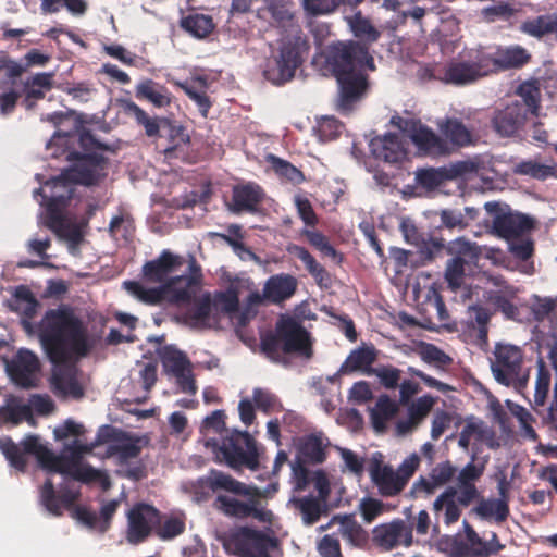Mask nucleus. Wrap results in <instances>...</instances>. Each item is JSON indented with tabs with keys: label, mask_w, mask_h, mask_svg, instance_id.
Here are the masks:
<instances>
[{
	"label": "nucleus",
	"mask_w": 557,
	"mask_h": 557,
	"mask_svg": "<svg viewBox=\"0 0 557 557\" xmlns=\"http://www.w3.org/2000/svg\"><path fill=\"white\" fill-rule=\"evenodd\" d=\"M456 488L449 487L442 493L433 504L435 511L444 510V522L446 524L455 523L459 520L461 511L459 504L455 499Z\"/></svg>",
	"instance_id": "obj_37"
},
{
	"label": "nucleus",
	"mask_w": 557,
	"mask_h": 557,
	"mask_svg": "<svg viewBox=\"0 0 557 557\" xmlns=\"http://www.w3.org/2000/svg\"><path fill=\"white\" fill-rule=\"evenodd\" d=\"M457 473V467L446 460L434 466L428 478L421 476L413 484V490L428 495L433 494L436 488L447 484Z\"/></svg>",
	"instance_id": "obj_28"
},
{
	"label": "nucleus",
	"mask_w": 557,
	"mask_h": 557,
	"mask_svg": "<svg viewBox=\"0 0 557 557\" xmlns=\"http://www.w3.org/2000/svg\"><path fill=\"white\" fill-rule=\"evenodd\" d=\"M391 124L407 134L420 149L430 153L437 152L441 149L440 138L420 122L396 115L392 117Z\"/></svg>",
	"instance_id": "obj_19"
},
{
	"label": "nucleus",
	"mask_w": 557,
	"mask_h": 557,
	"mask_svg": "<svg viewBox=\"0 0 557 557\" xmlns=\"http://www.w3.org/2000/svg\"><path fill=\"white\" fill-rule=\"evenodd\" d=\"M443 134L455 145L465 146L471 143L470 131L457 119H447L438 123Z\"/></svg>",
	"instance_id": "obj_41"
},
{
	"label": "nucleus",
	"mask_w": 557,
	"mask_h": 557,
	"mask_svg": "<svg viewBox=\"0 0 557 557\" xmlns=\"http://www.w3.org/2000/svg\"><path fill=\"white\" fill-rule=\"evenodd\" d=\"M183 27L198 38H203L213 29L211 17L196 14L186 17L183 21Z\"/></svg>",
	"instance_id": "obj_52"
},
{
	"label": "nucleus",
	"mask_w": 557,
	"mask_h": 557,
	"mask_svg": "<svg viewBox=\"0 0 557 557\" xmlns=\"http://www.w3.org/2000/svg\"><path fill=\"white\" fill-rule=\"evenodd\" d=\"M37 459V466L48 473H59L63 475V481L81 483H97L102 491L111 488L110 476L100 470L94 469L84 462L85 455H34Z\"/></svg>",
	"instance_id": "obj_8"
},
{
	"label": "nucleus",
	"mask_w": 557,
	"mask_h": 557,
	"mask_svg": "<svg viewBox=\"0 0 557 557\" xmlns=\"http://www.w3.org/2000/svg\"><path fill=\"white\" fill-rule=\"evenodd\" d=\"M268 162L272 165V169L275 171L277 175L286 178L293 184H300L305 177L300 170L290 164L289 162L280 159L273 154H269L267 157Z\"/></svg>",
	"instance_id": "obj_46"
},
{
	"label": "nucleus",
	"mask_w": 557,
	"mask_h": 557,
	"mask_svg": "<svg viewBox=\"0 0 557 557\" xmlns=\"http://www.w3.org/2000/svg\"><path fill=\"white\" fill-rule=\"evenodd\" d=\"M200 487H209L212 492L224 490L240 496H260L257 487L247 486L228 474L218 470H212L206 478L199 479Z\"/></svg>",
	"instance_id": "obj_26"
},
{
	"label": "nucleus",
	"mask_w": 557,
	"mask_h": 557,
	"mask_svg": "<svg viewBox=\"0 0 557 557\" xmlns=\"http://www.w3.org/2000/svg\"><path fill=\"white\" fill-rule=\"evenodd\" d=\"M517 94L524 101L523 106L528 107V110L532 114H537L541 91L536 84L532 82H524L518 87Z\"/></svg>",
	"instance_id": "obj_59"
},
{
	"label": "nucleus",
	"mask_w": 557,
	"mask_h": 557,
	"mask_svg": "<svg viewBox=\"0 0 557 557\" xmlns=\"http://www.w3.org/2000/svg\"><path fill=\"white\" fill-rule=\"evenodd\" d=\"M342 0H302L305 11L313 16L333 13Z\"/></svg>",
	"instance_id": "obj_62"
},
{
	"label": "nucleus",
	"mask_w": 557,
	"mask_h": 557,
	"mask_svg": "<svg viewBox=\"0 0 557 557\" xmlns=\"http://www.w3.org/2000/svg\"><path fill=\"white\" fill-rule=\"evenodd\" d=\"M111 457L112 455H104ZM117 462L123 468L126 476L133 480H140L147 476L146 465L139 459V455H116Z\"/></svg>",
	"instance_id": "obj_45"
},
{
	"label": "nucleus",
	"mask_w": 557,
	"mask_h": 557,
	"mask_svg": "<svg viewBox=\"0 0 557 557\" xmlns=\"http://www.w3.org/2000/svg\"><path fill=\"white\" fill-rule=\"evenodd\" d=\"M531 310L537 321L553 320L557 314V297L534 296Z\"/></svg>",
	"instance_id": "obj_47"
},
{
	"label": "nucleus",
	"mask_w": 557,
	"mask_h": 557,
	"mask_svg": "<svg viewBox=\"0 0 557 557\" xmlns=\"http://www.w3.org/2000/svg\"><path fill=\"white\" fill-rule=\"evenodd\" d=\"M159 357L165 373L175 379L180 391L194 395L197 387L191 373V364L186 356L172 346H164L159 349Z\"/></svg>",
	"instance_id": "obj_15"
},
{
	"label": "nucleus",
	"mask_w": 557,
	"mask_h": 557,
	"mask_svg": "<svg viewBox=\"0 0 557 557\" xmlns=\"http://www.w3.org/2000/svg\"><path fill=\"white\" fill-rule=\"evenodd\" d=\"M325 457L326 455H296V460L292 463V472L296 490H305L310 482V472L305 465L306 459L310 458L315 463H322L325 460Z\"/></svg>",
	"instance_id": "obj_38"
},
{
	"label": "nucleus",
	"mask_w": 557,
	"mask_h": 557,
	"mask_svg": "<svg viewBox=\"0 0 557 557\" xmlns=\"http://www.w3.org/2000/svg\"><path fill=\"white\" fill-rule=\"evenodd\" d=\"M52 77L51 73H39L24 83L26 109H33L35 101L42 99L46 92L52 88Z\"/></svg>",
	"instance_id": "obj_34"
},
{
	"label": "nucleus",
	"mask_w": 557,
	"mask_h": 557,
	"mask_svg": "<svg viewBox=\"0 0 557 557\" xmlns=\"http://www.w3.org/2000/svg\"><path fill=\"white\" fill-rule=\"evenodd\" d=\"M446 178V172L440 169H424L416 173L417 183L429 190L441 186Z\"/></svg>",
	"instance_id": "obj_58"
},
{
	"label": "nucleus",
	"mask_w": 557,
	"mask_h": 557,
	"mask_svg": "<svg viewBox=\"0 0 557 557\" xmlns=\"http://www.w3.org/2000/svg\"><path fill=\"white\" fill-rule=\"evenodd\" d=\"M225 417L223 410H215L202 423V428L207 433L210 431L218 434L226 432L216 453H258L256 442L248 432L236 430L228 432L225 429Z\"/></svg>",
	"instance_id": "obj_13"
},
{
	"label": "nucleus",
	"mask_w": 557,
	"mask_h": 557,
	"mask_svg": "<svg viewBox=\"0 0 557 557\" xmlns=\"http://www.w3.org/2000/svg\"><path fill=\"white\" fill-rule=\"evenodd\" d=\"M380 458L374 457L369 467L371 481L377 487L383 497H394L399 495L413 476L420 465L418 455H409L397 468L385 465Z\"/></svg>",
	"instance_id": "obj_9"
},
{
	"label": "nucleus",
	"mask_w": 557,
	"mask_h": 557,
	"mask_svg": "<svg viewBox=\"0 0 557 557\" xmlns=\"http://www.w3.org/2000/svg\"><path fill=\"white\" fill-rule=\"evenodd\" d=\"M350 27L355 36L366 39L369 42L377 40L380 33L373 27L369 20L357 13L349 20Z\"/></svg>",
	"instance_id": "obj_55"
},
{
	"label": "nucleus",
	"mask_w": 557,
	"mask_h": 557,
	"mask_svg": "<svg viewBox=\"0 0 557 557\" xmlns=\"http://www.w3.org/2000/svg\"><path fill=\"white\" fill-rule=\"evenodd\" d=\"M51 385L53 393L63 399H81L84 397V387L72 370L54 372Z\"/></svg>",
	"instance_id": "obj_30"
},
{
	"label": "nucleus",
	"mask_w": 557,
	"mask_h": 557,
	"mask_svg": "<svg viewBox=\"0 0 557 557\" xmlns=\"http://www.w3.org/2000/svg\"><path fill=\"white\" fill-rule=\"evenodd\" d=\"M372 542L385 552L399 545L409 547L413 543L412 528L403 519H394L388 523L379 524L372 530Z\"/></svg>",
	"instance_id": "obj_18"
},
{
	"label": "nucleus",
	"mask_w": 557,
	"mask_h": 557,
	"mask_svg": "<svg viewBox=\"0 0 557 557\" xmlns=\"http://www.w3.org/2000/svg\"><path fill=\"white\" fill-rule=\"evenodd\" d=\"M250 505L251 499L249 503H245L227 495H219L215 499L216 509L226 516L238 519H246L250 517Z\"/></svg>",
	"instance_id": "obj_40"
},
{
	"label": "nucleus",
	"mask_w": 557,
	"mask_h": 557,
	"mask_svg": "<svg viewBox=\"0 0 557 557\" xmlns=\"http://www.w3.org/2000/svg\"><path fill=\"white\" fill-rule=\"evenodd\" d=\"M487 213L494 216L493 230L503 238L519 237L533 226L532 220L521 213L512 212L508 205L498 201H490L484 205Z\"/></svg>",
	"instance_id": "obj_14"
},
{
	"label": "nucleus",
	"mask_w": 557,
	"mask_h": 557,
	"mask_svg": "<svg viewBox=\"0 0 557 557\" xmlns=\"http://www.w3.org/2000/svg\"><path fill=\"white\" fill-rule=\"evenodd\" d=\"M45 224L59 238L67 242L69 249L72 253L76 252V248L82 240V232L76 223L62 213V210L52 209L51 214L47 215Z\"/></svg>",
	"instance_id": "obj_23"
},
{
	"label": "nucleus",
	"mask_w": 557,
	"mask_h": 557,
	"mask_svg": "<svg viewBox=\"0 0 557 557\" xmlns=\"http://www.w3.org/2000/svg\"><path fill=\"white\" fill-rule=\"evenodd\" d=\"M38 306V301L26 287L20 286L16 288L12 300V307L15 311L30 319L36 314Z\"/></svg>",
	"instance_id": "obj_43"
},
{
	"label": "nucleus",
	"mask_w": 557,
	"mask_h": 557,
	"mask_svg": "<svg viewBox=\"0 0 557 557\" xmlns=\"http://www.w3.org/2000/svg\"><path fill=\"white\" fill-rule=\"evenodd\" d=\"M125 111L128 115L134 116L138 124L144 126L145 133L149 137L158 135L161 124L166 122L164 119L150 117L134 102H127Z\"/></svg>",
	"instance_id": "obj_42"
},
{
	"label": "nucleus",
	"mask_w": 557,
	"mask_h": 557,
	"mask_svg": "<svg viewBox=\"0 0 557 557\" xmlns=\"http://www.w3.org/2000/svg\"><path fill=\"white\" fill-rule=\"evenodd\" d=\"M318 549L322 557H343L339 540L335 534L324 535L319 543Z\"/></svg>",
	"instance_id": "obj_64"
},
{
	"label": "nucleus",
	"mask_w": 557,
	"mask_h": 557,
	"mask_svg": "<svg viewBox=\"0 0 557 557\" xmlns=\"http://www.w3.org/2000/svg\"><path fill=\"white\" fill-rule=\"evenodd\" d=\"M326 62L339 86L341 110L348 112L351 104L366 92L368 83L362 70H374V60L367 47L358 42H337L329 47Z\"/></svg>",
	"instance_id": "obj_2"
},
{
	"label": "nucleus",
	"mask_w": 557,
	"mask_h": 557,
	"mask_svg": "<svg viewBox=\"0 0 557 557\" xmlns=\"http://www.w3.org/2000/svg\"><path fill=\"white\" fill-rule=\"evenodd\" d=\"M509 240V250L515 257L521 260H527L532 256L533 242L531 239L521 235Z\"/></svg>",
	"instance_id": "obj_63"
},
{
	"label": "nucleus",
	"mask_w": 557,
	"mask_h": 557,
	"mask_svg": "<svg viewBox=\"0 0 557 557\" xmlns=\"http://www.w3.org/2000/svg\"><path fill=\"white\" fill-rule=\"evenodd\" d=\"M488 69L481 55L475 62H454L446 66L443 81L454 85H467L487 76Z\"/></svg>",
	"instance_id": "obj_21"
},
{
	"label": "nucleus",
	"mask_w": 557,
	"mask_h": 557,
	"mask_svg": "<svg viewBox=\"0 0 557 557\" xmlns=\"http://www.w3.org/2000/svg\"><path fill=\"white\" fill-rule=\"evenodd\" d=\"M491 370L494 379L505 386H522L527 375H521L523 355L518 346L497 344L494 349Z\"/></svg>",
	"instance_id": "obj_11"
},
{
	"label": "nucleus",
	"mask_w": 557,
	"mask_h": 557,
	"mask_svg": "<svg viewBox=\"0 0 557 557\" xmlns=\"http://www.w3.org/2000/svg\"><path fill=\"white\" fill-rule=\"evenodd\" d=\"M267 10L280 23H289L293 20L290 0H264Z\"/></svg>",
	"instance_id": "obj_60"
},
{
	"label": "nucleus",
	"mask_w": 557,
	"mask_h": 557,
	"mask_svg": "<svg viewBox=\"0 0 557 557\" xmlns=\"http://www.w3.org/2000/svg\"><path fill=\"white\" fill-rule=\"evenodd\" d=\"M57 441L63 445V453H91L95 448L108 445L107 453H138L148 447V437L124 432L112 425L99 428L94 440L85 436L84 425L73 420H66L54 428Z\"/></svg>",
	"instance_id": "obj_5"
},
{
	"label": "nucleus",
	"mask_w": 557,
	"mask_h": 557,
	"mask_svg": "<svg viewBox=\"0 0 557 557\" xmlns=\"http://www.w3.org/2000/svg\"><path fill=\"white\" fill-rule=\"evenodd\" d=\"M458 444L465 450H496L500 448L499 440L495 432L482 420L470 417L465 420V424L458 436Z\"/></svg>",
	"instance_id": "obj_17"
},
{
	"label": "nucleus",
	"mask_w": 557,
	"mask_h": 557,
	"mask_svg": "<svg viewBox=\"0 0 557 557\" xmlns=\"http://www.w3.org/2000/svg\"><path fill=\"white\" fill-rule=\"evenodd\" d=\"M370 150L376 159L388 163L399 162L406 154L399 137L392 134L371 139Z\"/></svg>",
	"instance_id": "obj_29"
},
{
	"label": "nucleus",
	"mask_w": 557,
	"mask_h": 557,
	"mask_svg": "<svg viewBox=\"0 0 557 557\" xmlns=\"http://www.w3.org/2000/svg\"><path fill=\"white\" fill-rule=\"evenodd\" d=\"M199 293L200 288L188 301L180 302L177 305L190 306L188 314L194 326L211 327L218 321V317L212 304V298L208 293Z\"/></svg>",
	"instance_id": "obj_24"
},
{
	"label": "nucleus",
	"mask_w": 557,
	"mask_h": 557,
	"mask_svg": "<svg viewBox=\"0 0 557 557\" xmlns=\"http://www.w3.org/2000/svg\"><path fill=\"white\" fill-rule=\"evenodd\" d=\"M418 355L424 362L437 368L448 366L453 361L448 355L432 344H421L418 349Z\"/></svg>",
	"instance_id": "obj_50"
},
{
	"label": "nucleus",
	"mask_w": 557,
	"mask_h": 557,
	"mask_svg": "<svg viewBox=\"0 0 557 557\" xmlns=\"http://www.w3.org/2000/svg\"><path fill=\"white\" fill-rule=\"evenodd\" d=\"M136 96L149 100L159 108L170 103L166 89L150 79L144 81L136 86Z\"/></svg>",
	"instance_id": "obj_39"
},
{
	"label": "nucleus",
	"mask_w": 557,
	"mask_h": 557,
	"mask_svg": "<svg viewBox=\"0 0 557 557\" xmlns=\"http://www.w3.org/2000/svg\"><path fill=\"white\" fill-rule=\"evenodd\" d=\"M525 119L527 109L522 103L515 101L495 114L493 124L499 135L509 137L523 126Z\"/></svg>",
	"instance_id": "obj_25"
},
{
	"label": "nucleus",
	"mask_w": 557,
	"mask_h": 557,
	"mask_svg": "<svg viewBox=\"0 0 557 557\" xmlns=\"http://www.w3.org/2000/svg\"><path fill=\"white\" fill-rule=\"evenodd\" d=\"M470 323L476 331V338L483 343H487V323L491 314L487 309L482 307H470L469 308Z\"/></svg>",
	"instance_id": "obj_51"
},
{
	"label": "nucleus",
	"mask_w": 557,
	"mask_h": 557,
	"mask_svg": "<svg viewBox=\"0 0 557 557\" xmlns=\"http://www.w3.org/2000/svg\"><path fill=\"white\" fill-rule=\"evenodd\" d=\"M262 197V190L257 185L247 184L237 186L233 189V205L231 206V210L236 213L240 211L253 212Z\"/></svg>",
	"instance_id": "obj_31"
},
{
	"label": "nucleus",
	"mask_w": 557,
	"mask_h": 557,
	"mask_svg": "<svg viewBox=\"0 0 557 557\" xmlns=\"http://www.w3.org/2000/svg\"><path fill=\"white\" fill-rule=\"evenodd\" d=\"M104 148L88 131H81L74 134L57 133L47 144V149L52 150V157L65 156L67 161L75 160V163L85 158L98 157L102 160L103 176L106 175V160L101 154L92 151L97 149L103 150Z\"/></svg>",
	"instance_id": "obj_10"
},
{
	"label": "nucleus",
	"mask_w": 557,
	"mask_h": 557,
	"mask_svg": "<svg viewBox=\"0 0 557 557\" xmlns=\"http://www.w3.org/2000/svg\"><path fill=\"white\" fill-rule=\"evenodd\" d=\"M240 298L246 299L249 307L258 306L262 301V296L258 292L251 290L248 280L236 278L230 283L225 292L218 293L212 298L216 317L219 313H236Z\"/></svg>",
	"instance_id": "obj_16"
},
{
	"label": "nucleus",
	"mask_w": 557,
	"mask_h": 557,
	"mask_svg": "<svg viewBox=\"0 0 557 557\" xmlns=\"http://www.w3.org/2000/svg\"><path fill=\"white\" fill-rule=\"evenodd\" d=\"M262 351L276 363H288V355L310 359L313 355L309 332L295 319L281 318L275 331L261 342Z\"/></svg>",
	"instance_id": "obj_7"
},
{
	"label": "nucleus",
	"mask_w": 557,
	"mask_h": 557,
	"mask_svg": "<svg viewBox=\"0 0 557 557\" xmlns=\"http://www.w3.org/2000/svg\"><path fill=\"white\" fill-rule=\"evenodd\" d=\"M295 505L300 510L305 523L313 524L320 519L321 504L318 498L306 496L295 499Z\"/></svg>",
	"instance_id": "obj_53"
},
{
	"label": "nucleus",
	"mask_w": 557,
	"mask_h": 557,
	"mask_svg": "<svg viewBox=\"0 0 557 557\" xmlns=\"http://www.w3.org/2000/svg\"><path fill=\"white\" fill-rule=\"evenodd\" d=\"M473 511L482 519H492L497 523L506 521L509 516V506L505 499H484L473 508Z\"/></svg>",
	"instance_id": "obj_36"
},
{
	"label": "nucleus",
	"mask_w": 557,
	"mask_h": 557,
	"mask_svg": "<svg viewBox=\"0 0 557 557\" xmlns=\"http://www.w3.org/2000/svg\"><path fill=\"white\" fill-rule=\"evenodd\" d=\"M375 357L373 348H359L351 351L345 362V367L349 371L366 370L374 362Z\"/></svg>",
	"instance_id": "obj_49"
},
{
	"label": "nucleus",
	"mask_w": 557,
	"mask_h": 557,
	"mask_svg": "<svg viewBox=\"0 0 557 557\" xmlns=\"http://www.w3.org/2000/svg\"><path fill=\"white\" fill-rule=\"evenodd\" d=\"M273 65L269 64L264 70V77L275 85H281L294 77L295 71L299 65L297 50L290 45H284Z\"/></svg>",
	"instance_id": "obj_20"
},
{
	"label": "nucleus",
	"mask_w": 557,
	"mask_h": 557,
	"mask_svg": "<svg viewBox=\"0 0 557 557\" xmlns=\"http://www.w3.org/2000/svg\"><path fill=\"white\" fill-rule=\"evenodd\" d=\"M398 406L387 395H382L374 407L370 408L371 424L376 433L386 430V423L395 417Z\"/></svg>",
	"instance_id": "obj_33"
},
{
	"label": "nucleus",
	"mask_w": 557,
	"mask_h": 557,
	"mask_svg": "<svg viewBox=\"0 0 557 557\" xmlns=\"http://www.w3.org/2000/svg\"><path fill=\"white\" fill-rule=\"evenodd\" d=\"M482 57L486 62L488 74L500 70L519 67L529 60L527 51L518 46L498 49L493 55L482 54Z\"/></svg>",
	"instance_id": "obj_27"
},
{
	"label": "nucleus",
	"mask_w": 557,
	"mask_h": 557,
	"mask_svg": "<svg viewBox=\"0 0 557 557\" xmlns=\"http://www.w3.org/2000/svg\"><path fill=\"white\" fill-rule=\"evenodd\" d=\"M447 252L455 255V257H461L465 260L468 258L471 261L476 260L482 253L481 248L475 243L465 237H459L450 242L447 246Z\"/></svg>",
	"instance_id": "obj_48"
},
{
	"label": "nucleus",
	"mask_w": 557,
	"mask_h": 557,
	"mask_svg": "<svg viewBox=\"0 0 557 557\" xmlns=\"http://www.w3.org/2000/svg\"><path fill=\"white\" fill-rule=\"evenodd\" d=\"M466 260L461 257H454L446 263L444 277L453 290L459 289L465 282Z\"/></svg>",
	"instance_id": "obj_44"
},
{
	"label": "nucleus",
	"mask_w": 557,
	"mask_h": 557,
	"mask_svg": "<svg viewBox=\"0 0 557 557\" xmlns=\"http://www.w3.org/2000/svg\"><path fill=\"white\" fill-rule=\"evenodd\" d=\"M81 485L71 480L62 481L58 490L51 479H47L39 488V503L52 516L61 517L64 510L71 512V517L88 529L106 533L112 523L120 502L111 499L104 502L100 508L99 517L86 506L76 505L81 498Z\"/></svg>",
	"instance_id": "obj_3"
},
{
	"label": "nucleus",
	"mask_w": 557,
	"mask_h": 557,
	"mask_svg": "<svg viewBox=\"0 0 557 557\" xmlns=\"http://www.w3.org/2000/svg\"><path fill=\"white\" fill-rule=\"evenodd\" d=\"M143 277L147 283H158L149 288L135 281L123 283L125 289L147 304L188 301L199 289L201 269L194 256L186 260L183 256L163 250L161 255L143 267Z\"/></svg>",
	"instance_id": "obj_1"
},
{
	"label": "nucleus",
	"mask_w": 557,
	"mask_h": 557,
	"mask_svg": "<svg viewBox=\"0 0 557 557\" xmlns=\"http://www.w3.org/2000/svg\"><path fill=\"white\" fill-rule=\"evenodd\" d=\"M330 441L323 433H311L299 438V453H324Z\"/></svg>",
	"instance_id": "obj_57"
},
{
	"label": "nucleus",
	"mask_w": 557,
	"mask_h": 557,
	"mask_svg": "<svg viewBox=\"0 0 557 557\" xmlns=\"http://www.w3.org/2000/svg\"><path fill=\"white\" fill-rule=\"evenodd\" d=\"M515 172L522 175H529L537 180H544L548 176H553L555 174V169L535 160H529L517 164Z\"/></svg>",
	"instance_id": "obj_54"
},
{
	"label": "nucleus",
	"mask_w": 557,
	"mask_h": 557,
	"mask_svg": "<svg viewBox=\"0 0 557 557\" xmlns=\"http://www.w3.org/2000/svg\"><path fill=\"white\" fill-rule=\"evenodd\" d=\"M126 541L132 545L144 543L161 524V512L147 503H136L126 513Z\"/></svg>",
	"instance_id": "obj_12"
},
{
	"label": "nucleus",
	"mask_w": 557,
	"mask_h": 557,
	"mask_svg": "<svg viewBox=\"0 0 557 557\" xmlns=\"http://www.w3.org/2000/svg\"><path fill=\"white\" fill-rule=\"evenodd\" d=\"M0 420L12 424H18L24 420L32 421L30 407L18 397L9 396L0 407Z\"/></svg>",
	"instance_id": "obj_35"
},
{
	"label": "nucleus",
	"mask_w": 557,
	"mask_h": 557,
	"mask_svg": "<svg viewBox=\"0 0 557 557\" xmlns=\"http://www.w3.org/2000/svg\"><path fill=\"white\" fill-rule=\"evenodd\" d=\"M441 221V227L448 230L462 231L468 226V220L461 210L446 208L437 212Z\"/></svg>",
	"instance_id": "obj_56"
},
{
	"label": "nucleus",
	"mask_w": 557,
	"mask_h": 557,
	"mask_svg": "<svg viewBox=\"0 0 557 557\" xmlns=\"http://www.w3.org/2000/svg\"><path fill=\"white\" fill-rule=\"evenodd\" d=\"M103 177L102 160L98 157L85 158L78 163L53 177L35 191V196H41V205L47 207V215L51 210H61L65 202L72 197L73 184L90 186L97 184Z\"/></svg>",
	"instance_id": "obj_6"
},
{
	"label": "nucleus",
	"mask_w": 557,
	"mask_h": 557,
	"mask_svg": "<svg viewBox=\"0 0 557 557\" xmlns=\"http://www.w3.org/2000/svg\"><path fill=\"white\" fill-rule=\"evenodd\" d=\"M40 343L53 363H63L88 351L86 331L70 310H51L39 327Z\"/></svg>",
	"instance_id": "obj_4"
},
{
	"label": "nucleus",
	"mask_w": 557,
	"mask_h": 557,
	"mask_svg": "<svg viewBox=\"0 0 557 557\" xmlns=\"http://www.w3.org/2000/svg\"><path fill=\"white\" fill-rule=\"evenodd\" d=\"M297 282L290 275H275L268 280L263 296L273 302L289 298L296 290Z\"/></svg>",
	"instance_id": "obj_32"
},
{
	"label": "nucleus",
	"mask_w": 557,
	"mask_h": 557,
	"mask_svg": "<svg viewBox=\"0 0 557 557\" xmlns=\"http://www.w3.org/2000/svg\"><path fill=\"white\" fill-rule=\"evenodd\" d=\"M24 69L15 61H8L0 65V89L12 88L15 81L22 75Z\"/></svg>",
	"instance_id": "obj_61"
},
{
	"label": "nucleus",
	"mask_w": 557,
	"mask_h": 557,
	"mask_svg": "<svg viewBox=\"0 0 557 557\" xmlns=\"http://www.w3.org/2000/svg\"><path fill=\"white\" fill-rule=\"evenodd\" d=\"M5 368L13 382L22 387L34 385L35 374L39 370V361L29 350H20L12 362L4 360Z\"/></svg>",
	"instance_id": "obj_22"
}]
</instances>
